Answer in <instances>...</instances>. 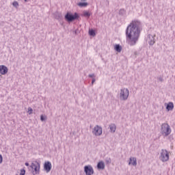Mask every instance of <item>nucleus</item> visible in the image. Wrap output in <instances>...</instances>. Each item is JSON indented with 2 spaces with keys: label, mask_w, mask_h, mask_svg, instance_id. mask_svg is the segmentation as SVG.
Segmentation results:
<instances>
[{
  "label": "nucleus",
  "mask_w": 175,
  "mask_h": 175,
  "mask_svg": "<svg viewBox=\"0 0 175 175\" xmlns=\"http://www.w3.org/2000/svg\"><path fill=\"white\" fill-rule=\"evenodd\" d=\"M142 29V22L137 20L132 21L127 26L126 29V38L130 46H135V44L137 43Z\"/></svg>",
  "instance_id": "f257e3e1"
},
{
  "label": "nucleus",
  "mask_w": 175,
  "mask_h": 175,
  "mask_svg": "<svg viewBox=\"0 0 175 175\" xmlns=\"http://www.w3.org/2000/svg\"><path fill=\"white\" fill-rule=\"evenodd\" d=\"M79 18L80 16H79V14L77 12H75L74 14L70 12H67L64 16L65 20L68 21V23H72L75 20H79Z\"/></svg>",
  "instance_id": "f03ea898"
},
{
  "label": "nucleus",
  "mask_w": 175,
  "mask_h": 175,
  "mask_svg": "<svg viewBox=\"0 0 175 175\" xmlns=\"http://www.w3.org/2000/svg\"><path fill=\"white\" fill-rule=\"evenodd\" d=\"M119 98L120 100H128V98H129V90L125 88L120 89Z\"/></svg>",
  "instance_id": "7ed1b4c3"
},
{
  "label": "nucleus",
  "mask_w": 175,
  "mask_h": 175,
  "mask_svg": "<svg viewBox=\"0 0 175 175\" xmlns=\"http://www.w3.org/2000/svg\"><path fill=\"white\" fill-rule=\"evenodd\" d=\"M160 159L162 162H167L169 161V152L167 150H161Z\"/></svg>",
  "instance_id": "20e7f679"
},
{
  "label": "nucleus",
  "mask_w": 175,
  "mask_h": 175,
  "mask_svg": "<svg viewBox=\"0 0 175 175\" xmlns=\"http://www.w3.org/2000/svg\"><path fill=\"white\" fill-rule=\"evenodd\" d=\"M30 167L31 168V172L33 174H38V173H39V169L40 168L39 165V163L38 162L32 163L31 165H30Z\"/></svg>",
  "instance_id": "39448f33"
},
{
  "label": "nucleus",
  "mask_w": 175,
  "mask_h": 175,
  "mask_svg": "<svg viewBox=\"0 0 175 175\" xmlns=\"http://www.w3.org/2000/svg\"><path fill=\"white\" fill-rule=\"evenodd\" d=\"M84 172L86 175H92L94 174V168L91 165H85L84 167Z\"/></svg>",
  "instance_id": "423d86ee"
},
{
  "label": "nucleus",
  "mask_w": 175,
  "mask_h": 175,
  "mask_svg": "<svg viewBox=\"0 0 175 175\" xmlns=\"http://www.w3.org/2000/svg\"><path fill=\"white\" fill-rule=\"evenodd\" d=\"M52 167H53V165H51V162L50 161L44 162V172H46V173H50V172H51Z\"/></svg>",
  "instance_id": "0eeeda50"
},
{
  "label": "nucleus",
  "mask_w": 175,
  "mask_h": 175,
  "mask_svg": "<svg viewBox=\"0 0 175 175\" xmlns=\"http://www.w3.org/2000/svg\"><path fill=\"white\" fill-rule=\"evenodd\" d=\"M170 126L169 124L163 123L161 125V132H171Z\"/></svg>",
  "instance_id": "6e6552de"
},
{
  "label": "nucleus",
  "mask_w": 175,
  "mask_h": 175,
  "mask_svg": "<svg viewBox=\"0 0 175 175\" xmlns=\"http://www.w3.org/2000/svg\"><path fill=\"white\" fill-rule=\"evenodd\" d=\"M155 35L152 36L151 34H148V44H150V46H154V44H155Z\"/></svg>",
  "instance_id": "1a4fd4ad"
},
{
  "label": "nucleus",
  "mask_w": 175,
  "mask_h": 175,
  "mask_svg": "<svg viewBox=\"0 0 175 175\" xmlns=\"http://www.w3.org/2000/svg\"><path fill=\"white\" fill-rule=\"evenodd\" d=\"M0 73L1 75H6L8 73V67L6 66H0Z\"/></svg>",
  "instance_id": "9d476101"
},
{
  "label": "nucleus",
  "mask_w": 175,
  "mask_h": 175,
  "mask_svg": "<svg viewBox=\"0 0 175 175\" xmlns=\"http://www.w3.org/2000/svg\"><path fill=\"white\" fill-rule=\"evenodd\" d=\"M105 167V163L103 161H99L97 163V169H98V170H104Z\"/></svg>",
  "instance_id": "9b49d317"
},
{
  "label": "nucleus",
  "mask_w": 175,
  "mask_h": 175,
  "mask_svg": "<svg viewBox=\"0 0 175 175\" xmlns=\"http://www.w3.org/2000/svg\"><path fill=\"white\" fill-rule=\"evenodd\" d=\"M173 109H174V104H173V103L170 102L169 103L167 104L166 110L167 111H172Z\"/></svg>",
  "instance_id": "f8f14e48"
},
{
  "label": "nucleus",
  "mask_w": 175,
  "mask_h": 175,
  "mask_svg": "<svg viewBox=\"0 0 175 175\" xmlns=\"http://www.w3.org/2000/svg\"><path fill=\"white\" fill-rule=\"evenodd\" d=\"M129 165H133V166H136L137 165V160L135 157H131L130 161L129 162Z\"/></svg>",
  "instance_id": "ddd939ff"
},
{
  "label": "nucleus",
  "mask_w": 175,
  "mask_h": 175,
  "mask_svg": "<svg viewBox=\"0 0 175 175\" xmlns=\"http://www.w3.org/2000/svg\"><path fill=\"white\" fill-rule=\"evenodd\" d=\"M114 50L118 53H121V51H122V46L120 45V44H117L114 46Z\"/></svg>",
  "instance_id": "4468645a"
},
{
  "label": "nucleus",
  "mask_w": 175,
  "mask_h": 175,
  "mask_svg": "<svg viewBox=\"0 0 175 175\" xmlns=\"http://www.w3.org/2000/svg\"><path fill=\"white\" fill-rule=\"evenodd\" d=\"M109 128L110 129L111 132H116V129H117V126H116V124H111L109 126Z\"/></svg>",
  "instance_id": "2eb2a0df"
},
{
  "label": "nucleus",
  "mask_w": 175,
  "mask_h": 175,
  "mask_svg": "<svg viewBox=\"0 0 175 175\" xmlns=\"http://www.w3.org/2000/svg\"><path fill=\"white\" fill-rule=\"evenodd\" d=\"M93 132H102V126L96 125L94 126Z\"/></svg>",
  "instance_id": "dca6fc26"
},
{
  "label": "nucleus",
  "mask_w": 175,
  "mask_h": 175,
  "mask_svg": "<svg viewBox=\"0 0 175 175\" xmlns=\"http://www.w3.org/2000/svg\"><path fill=\"white\" fill-rule=\"evenodd\" d=\"M77 5L80 8H85V7L88 6V3H85V2L79 3Z\"/></svg>",
  "instance_id": "f3484780"
},
{
  "label": "nucleus",
  "mask_w": 175,
  "mask_h": 175,
  "mask_svg": "<svg viewBox=\"0 0 175 175\" xmlns=\"http://www.w3.org/2000/svg\"><path fill=\"white\" fill-rule=\"evenodd\" d=\"M83 17H90L91 16V13H90V12L88 11H83Z\"/></svg>",
  "instance_id": "a211bd4d"
},
{
  "label": "nucleus",
  "mask_w": 175,
  "mask_h": 175,
  "mask_svg": "<svg viewBox=\"0 0 175 175\" xmlns=\"http://www.w3.org/2000/svg\"><path fill=\"white\" fill-rule=\"evenodd\" d=\"M125 13H126V11H125V9H124V8H122L119 10L120 16H124V14H125Z\"/></svg>",
  "instance_id": "6ab92c4d"
},
{
  "label": "nucleus",
  "mask_w": 175,
  "mask_h": 175,
  "mask_svg": "<svg viewBox=\"0 0 175 175\" xmlns=\"http://www.w3.org/2000/svg\"><path fill=\"white\" fill-rule=\"evenodd\" d=\"M89 35L90 36H95V35H96L95 30H94V29L89 30Z\"/></svg>",
  "instance_id": "aec40b11"
},
{
  "label": "nucleus",
  "mask_w": 175,
  "mask_h": 175,
  "mask_svg": "<svg viewBox=\"0 0 175 175\" xmlns=\"http://www.w3.org/2000/svg\"><path fill=\"white\" fill-rule=\"evenodd\" d=\"M27 113H29V114H32V113L33 112V109H32L31 108V107H28V109H27Z\"/></svg>",
  "instance_id": "412c9836"
},
{
  "label": "nucleus",
  "mask_w": 175,
  "mask_h": 175,
  "mask_svg": "<svg viewBox=\"0 0 175 175\" xmlns=\"http://www.w3.org/2000/svg\"><path fill=\"white\" fill-rule=\"evenodd\" d=\"M12 6H14V8H18V2L17 1H14L12 3Z\"/></svg>",
  "instance_id": "4be33fe9"
},
{
  "label": "nucleus",
  "mask_w": 175,
  "mask_h": 175,
  "mask_svg": "<svg viewBox=\"0 0 175 175\" xmlns=\"http://www.w3.org/2000/svg\"><path fill=\"white\" fill-rule=\"evenodd\" d=\"M94 136H100L102 135V132H93Z\"/></svg>",
  "instance_id": "5701e85b"
},
{
  "label": "nucleus",
  "mask_w": 175,
  "mask_h": 175,
  "mask_svg": "<svg viewBox=\"0 0 175 175\" xmlns=\"http://www.w3.org/2000/svg\"><path fill=\"white\" fill-rule=\"evenodd\" d=\"M16 175H18V174H16ZM19 175H25V170L24 169L21 170V172Z\"/></svg>",
  "instance_id": "b1692460"
},
{
  "label": "nucleus",
  "mask_w": 175,
  "mask_h": 175,
  "mask_svg": "<svg viewBox=\"0 0 175 175\" xmlns=\"http://www.w3.org/2000/svg\"><path fill=\"white\" fill-rule=\"evenodd\" d=\"M106 163H111V158H107L105 159Z\"/></svg>",
  "instance_id": "393cba45"
},
{
  "label": "nucleus",
  "mask_w": 175,
  "mask_h": 175,
  "mask_svg": "<svg viewBox=\"0 0 175 175\" xmlns=\"http://www.w3.org/2000/svg\"><path fill=\"white\" fill-rule=\"evenodd\" d=\"M162 135L163 136H169L170 135V132H164V133H162Z\"/></svg>",
  "instance_id": "a878e982"
},
{
  "label": "nucleus",
  "mask_w": 175,
  "mask_h": 175,
  "mask_svg": "<svg viewBox=\"0 0 175 175\" xmlns=\"http://www.w3.org/2000/svg\"><path fill=\"white\" fill-rule=\"evenodd\" d=\"M3 161V157H2V155L0 154V164L2 163Z\"/></svg>",
  "instance_id": "bb28decb"
},
{
  "label": "nucleus",
  "mask_w": 175,
  "mask_h": 175,
  "mask_svg": "<svg viewBox=\"0 0 175 175\" xmlns=\"http://www.w3.org/2000/svg\"><path fill=\"white\" fill-rule=\"evenodd\" d=\"M88 76L90 78L95 77V74H90Z\"/></svg>",
  "instance_id": "cd10ccee"
},
{
  "label": "nucleus",
  "mask_w": 175,
  "mask_h": 175,
  "mask_svg": "<svg viewBox=\"0 0 175 175\" xmlns=\"http://www.w3.org/2000/svg\"><path fill=\"white\" fill-rule=\"evenodd\" d=\"M158 80H159V81H161V83H162V82L163 81V78H162V77H159V78H158Z\"/></svg>",
  "instance_id": "c85d7f7f"
},
{
  "label": "nucleus",
  "mask_w": 175,
  "mask_h": 175,
  "mask_svg": "<svg viewBox=\"0 0 175 175\" xmlns=\"http://www.w3.org/2000/svg\"><path fill=\"white\" fill-rule=\"evenodd\" d=\"M95 81H96V79H95V78H93L92 81V85H94V83H95Z\"/></svg>",
  "instance_id": "c756f323"
},
{
  "label": "nucleus",
  "mask_w": 175,
  "mask_h": 175,
  "mask_svg": "<svg viewBox=\"0 0 175 175\" xmlns=\"http://www.w3.org/2000/svg\"><path fill=\"white\" fill-rule=\"evenodd\" d=\"M40 120L41 121H44V116L43 115H41Z\"/></svg>",
  "instance_id": "7c9ffc66"
},
{
  "label": "nucleus",
  "mask_w": 175,
  "mask_h": 175,
  "mask_svg": "<svg viewBox=\"0 0 175 175\" xmlns=\"http://www.w3.org/2000/svg\"><path fill=\"white\" fill-rule=\"evenodd\" d=\"M75 35H77V30L74 31Z\"/></svg>",
  "instance_id": "2f4dec72"
},
{
  "label": "nucleus",
  "mask_w": 175,
  "mask_h": 175,
  "mask_svg": "<svg viewBox=\"0 0 175 175\" xmlns=\"http://www.w3.org/2000/svg\"><path fill=\"white\" fill-rule=\"evenodd\" d=\"M25 166H29V163H25Z\"/></svg>",
  "instance_id": "473e14b6"
},
{
  "label": "nucleus",
  "mask_w": 175,
  "mask_h": 175,
  "mask_svg": "<svg viewBox=\"0 0 175 175\" xmlns=\"http://www.w3.org/2000/svg\"><path fill=\"white\" fill-rule=\"evenodd\" d=\"M28 0H24L25 2H27Z\"/></svg>",
  "instance_id": "72a5a7b5"
},
{
  "label": "nucleus",
  "mask_w": 175,
  "mask_h": 175,
  "mask_svg": "<svg viewBox=\"0 0 175 175\" xmlns=\"http://www.w3.org/2000/svg\"><path fill=\"white\" fill-rule=\"evenodd\" d=\"M46 116H44V120H46Z\"/></svg>",
  "instance_id": "f704fd0d"
},
{
  "label": "nucleus",
  "mask_w": 175,
  "mask_h": 175,
  "mask_svg": "<svg viewBox=\"0 0 175 175\" xmlns=\"http://www.w3.org/2000/svg\"><path fill=\"white\" fill-rule=\"evenodd\" d=\"M81 1H85V0H81Z\"/></svg>",
  "instance_id": "c9c22d12"
}]
</instances>
